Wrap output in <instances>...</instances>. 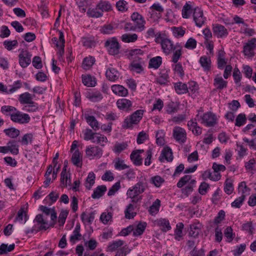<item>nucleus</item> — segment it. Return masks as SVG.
Returning <instances> with one entry per match:
<instances>
[{
  "instance_id": "nucleus-1",
  "label": "nucleus",
  "mask_w": 256,
  "mask_h": 256,
  "mask_svg": "<svg viewBox=\"0 0 256 256\" xmlns=\"http://www.w3.org/2000/svg\"><path fill=\"white\" fill-rule=\"evenodd\" d=\"M161 46L163 52L167 55L172 53V62L174 63L178 62L182 54V47L180 43L177 42L174 44L172 40L166 38L162 40Z\"/></svg>"
},
{
  "instance_id": "nucleus-2",
  "label": "nucleus",
  "mask_w": 256,
  "mask_h": 256,
  "mask_svg": "<svg viewBox=\"0 0 256 256\" xmlns=\"http://www.w3.org/2000/svg\"><path fill=\"white\" fill-rule=\"evenodd\" d=\"M145 110H138L127 116L124 119L122 128H132L134 125L138 124L142 119Z\"/></svg>"
},
{
  "instance_id": "nucleus-3",
  "label": "nucleus",
  "mask_w": 256,
  "mask_h": 256,
  "mask_svg": "<svg viewBox=\"0 0 256 256\" xmlns=\"http://www.w3.org/2000/svg\"><path fill=\"white\" fill-rule=\"evenodd\" d=\"M104 46L110 55L116 56L120 54L121 46L116 37L108 38L105 42Z\"/></svg>"
},
{
  "instance_id": "nucleus-4",
  "label": "nucleus",
  "mask_w": 256,
  "mask_h": 256,
  "mask_svg": "<svg viewBox=\"0 0 256 256\" xmlns=\"http://www.w3.org/2000/svg\"><path fill=\"white\" fill-rule=\"evenodd\" d=\"M196 118L198 121H200L202 124L208 127L213 126L217 123L216 114L210 112H206L201 116L197 114Z\"/></svg>"
},
{
  "instance_id": "nucleus-5",
  "label": "nucleus",
  "mask_w": 256,
  "mask_h": 256,
  "mask_svg": "<svg viewBox=\"0 0 256 256\" xmlns=\"http://www.w3.org/2000/svg\"><path fill=\"white\" fill-rule=\"evenodd\" d=\"M131 20L134 22V28L137 32H142L145 29L146 22L144 16L138 12H134L131 15Z\"/></svg>"
},
{
  "instance_id": "nucleus-6",
  "label": "nucleus",
  "mask_w": 256,
  "mask_h": 256,
  "mask_svg": "<svg viewBox=\"0 0 256 256\" xmlns=\"http://www.w3.org/2000/svg\"><path fill=\"white\" fill-rule=\"evenodd\" d=\"M86 154L90 159H98L103 154V150L98 146H88L86 149Z\"/></svg>"
},
{
  "instance_id": "nucleus-7",
  "label": "nucleus",
  "mask_w": 256,
  "mask_h": 256,
  "mask_svg": "<svg viewBox=\"0 0 256 256\" xmlns=\"http://www.w3.org/2000/svg\"><path fill=\"white\" fill-rule=\"evenodd\" d=\"M32 54L26 50L22 49L18 54V62L22 68H27L31 62Z\"/></svg>"
},
{
  "instance_id": "nucleus-8",
  "label": "nucleus",
  "mask_w": 256,
  "mask_h": 256,
  "mask_svg": "<svg viewBox=\"0 0 256 256\" xmlns=\"http://www.w3.org/2000/svg\"><path fill=\"white\" fill-rule=\"evenodd\" d=\"M172 136L180 144H184L186 140V130L180 126L174 127L172 130Z\"/></svg>"
},
{
  "instance_id": "nucleus-9",
  "label": "nucleus",
  "mask_w": 256,
  "mask_h": 256,
  "mask_svg": "<svg viewBox=\"0 0 256 256\" xmlns=\"http://www.w3.org/2000/svg\"><path fill=\"white\" fill-rule=\"evenodd\" d=\"M193 18L196 25L198 28L202 27L206 20V18L204 16L202 10L198 7L194 9Z\"/></svg>"
},
{
  "instance_id": "nucleus-10",
  "label": "nucleus",
  "mask_w": 256,
  "mask_h": 256,
  "mask_svg": "<svg viewBox=\"0 0 256 256\" xmlns=\"http://www.w3.org/2000/svg\"><path fill=\"white\" fill-rule=\"evenodd\" d=\"M10 120L14 122L24 124L28 123L30 120V118L28 114H23L16 110Z\"/></svg>"
},
{
  "instance_id": "nucleus-11",
  "label": "nucleus",
  "mask_w": 256,
  "mask_h": 256,
  "mask_svg": "<svg viewBox=\"0 0 256 256\" xmlns=\"http://www.w3.org/2000/svg\"><path fill=\"white\" fill-rule=\"evenodd\" d=\"M256 47V38H252L244 46L243 52L245 56L252 58L254 55V48Z\"/></svg>"
},
{
  "instance_id": "nucleus-12",
  "label": "nucleus",
  "mask_w": 256,
  "mask_h": 256,
  "mask_svg": "<svg viewBox=\"0 0 256 256\" xmlns=\"http://www.w3.org/2000/svg\"><path fill=\"white\" fill-rule=\"evenodd\" d=\"M212 30L214 35L218 38H225L228 35L227 29L224 26L218 24H213Z\"/></svg>"
},
{
  "instance_id": "nucleus-13",
  "label": "nucleus",
  "mask_w": 256,
  "mask_h": 256,
  "mask_svg": "<svg viewBox=\"0 0 256 256\" xmlns=\"http://www.w3.org/2000/svg\"><path fill=\"white\" fill-rule=\"evenodd\" d=\"M34 221L36 222L38 225L37 226V231L46 230L49 228L48 221L44 218L43 216L41 214H38Z\"/></svg>"
},
{
  "instance_id": "nucleus-14",
  "label": "nucleus",
  "mask_w": 256,
  "mask_h": 256,
  "mask_svg": "<svg viewBox=\"0 0 256 256\" xmlns=\"http://www.w3.org/2000/svg\"><path fill=\"white\" fill-rule=\"evenodd\" d=\"M116 105L120 110L126 112L132 110V102L129 100L120 99L116 102Z\"/></svg>"
},
{
  "instance_id": "nucleus-15",
  "label": "nucleus",
  "mask_w": 256,
  "mask_h": 256,
  "mask_svg": "<svg viewBox=\"0 0 256 256\" xmlns=\"http://www.w3.org/2000/svg\"><path fill=\"white\" fill-rule=\"evenodd\" d=\"M118 27V24L114 22L106 24L101 27L100 31L104 34H112Z\"/></svg>"
},
{
  "instance_id": "nucleus-16",
  "label": "nucleus",
  "mask_w": 256,
  "mask_h": 256,
  "mask_svg": "<svg viewBox=\"0 0 256 256\" xmlns=\"http://www.w3.org/2000/svg\"><path fill=\"white\" fill-rule=\"evenodd\" d=\"M96 8L102 11L104 14V12H108L112 10V6L110 2L106 0H100L97 4Z\"/></svg>"
},
{
  "instance_id": "nucleus-17",
  "label": "nucleus",
  "mask_w": 256,
  "mask_h": 256,
  "mask_svg": "<svg viewBox=\"0 0 256 256\" xmlns=\"http://www.w3.org/2000/svg\"><path fill=\"white\" fill-rule=\"evenodd\" d=\"M162 158H165L168 162H170L173 160L172 150L170 147H165L162 150L161 155L159 158V160L162 162Z\"/></svg>"
},
{
  "instance_id": "nucleus-18",
  "label": "nucleus",
  "mask_w": 256,
  "mask_h": 256,
  "mask_svg": "<svg viewBox=\"0 0 256 256\" xmlns=\"http://www.w3.org/2000/svg\"><path fill=\"white\" fill-rule=\"evenodd\" d=\"M106 78L110 81L114 82L117 80L119 76L118 72L113 68H108L106 72Z\"/></svg>"
},
{
  "instance_id": "nucleus-19",
  "label": "nucleus",
  "mask_w": 256,
  "mask_h": 256,
  "mask_svg": "<svg viewBox=\"0 0 256 256\" xmlns=\"http://www.w3.org/2000/svg\"><path fill=\"white\" fill-rule=\"evenodd\" d=\"M214 85L216 89L222 90L227 87L228 82L224 80L222 76H216L214 80Z\"/></svg>"
},
{
  "instance_id": "nucleus-20",
  "label": "nucleus",
  "mask_w": 256,
  "mask_h": 256,
  "mask_svg": "<svg viewBox=\"0 0 256 256\" xmlns=\"http://www.w3.org/2000/svg\"><path fill=\"white\" fill-rule=\"evenodd\" d=\"M112 90L114 93L119 96H125L128 94V90L119 84L113 85L112 86Z\"/></svg>"
},
{
  "instance_id": "nucleus-21",
  "label": "nucleus",
  "mask_w": 256,
  "mask_h": 256,
  "mask_svg": "<svg viewBox=\"0 0 256 256\" xmlns=\"http://www.w3.org/2000/svg\"><path fill=\"white\" fill-rule=\"evenodd\" d=\"M85 118L86 122L94 130H97L100 128L99 123L94 116L86 115Z\"/></svg>"
},
{
  "instance_id": "nucleus-22",
  "label": "nucleus",
  "mask_w": 256,
  "mask_h": 256,
  "mask_svg": "<svg viewBox=\"0 0 256 256\" xmlns=\"http://www.w3.org/2000/svg\"><path fill=\"white\" fill-rule=\"evenodd\" d=\"M18 100L22 104H34L32 95L28 92L21 94L19 96Z\"/></svg>"
},
{
  "instance_id": "nucleus-23",
  "label": "nucleus",
  "mask_w": 256,
  "mask_h": 256,
  "mask_svg": "<svg viewBox=\"0 0 256 256\" xmlns=\"http://www.w3.org/2000/svg\"><path fill=\"white\" fill-rule=\"evenodd\" d=\"M168 74L166 70H162L160 76H158L156 80V82L160 85H166L168 82Z\"/></svg>"
},
{
  "instance_id": "nucleus-24",
  "label": "nucleus",
  "mask_w": 256,
  "mask_h": 256,
  "mask_svg": "<svg viewBox=\"0 0 256 256\" xmlns=\"http://www.w3.org/2000/svg\"><path fill=\"white\" fill-rule=\"evenodd\" d=\"M106 190V187L105 185L98 186L94 191L92 197L94 199H98L104 196Z\"/></svg>"
},
{
  "instance_id": "nucleus-25",
  "label": "nucleus",
  "mask_w": 256,
  "mask_h": 256,
  "mask_svg": "<svg viewBox=\"0 0 256 256\" xmlns=\"http://www.w3.org/2000/svg\"><path fill=\"white\" fill-rule=\"evenodd\" d=\"M174 88L178 94H186L188 92V86L186 84L178 82L174 84Z\"/></svg>"
},
{
  "instance_id": "nucleus-26",
  "label": "nucleus",
  "mask_w": 256,
  "mask_h": 256,
  "mask_svg": "<svg viewBox=\"0 0 256 256\" xmlns=\"http://www.w3.org/2000/svg\"><path fill=\"white\" fill-rule=\"evenodd\" d=\"M16 108L10 106H4L1 107L0 112L6 116H10V118L13 116Z\"/></svg>"
},
{
  "instance_id": "nucleus-27",
  "label": "nucleus",
  "mask_w": 256,
  "mask_h": 256,
  "mask_svg": "<svg viewBox=\"0 0 256 256\" xmlns=\"http://www.w3.org/2000/svg\"><path fill=\"white\" fill-rule=\"evenodd\" d=\"M82 82L84 84L88 87H93L96 86V81L95 78L90 75L82 76Z\"/></svg>"
},
{
  "instance_id": "nucleus-28",
  "label": "nucleus",
  "mask_w": 256,
  "mask_h": 256,
  "mask_svg": "<svg viewBox=\"0 0 256 256\" xmlns=\"http://www.w3.org/2000/svg\"><path fill=\"white\" fill-rule=\"evenodd\" d=\"M4 132L6 134V136L12 138H16L20 134V132L18 129L13 127L4 129Z\"/></svg>"
},
{
  "instance_id": "nucleus-29",
  "label": "nucleus",
  "mask_w": 256,
  "mask_h": 256,
  "mask_svg": "<svg viewBox=\"0 0 256 256\" xmlns=\"http://www.w3.org/2000/svg\"><path fill=\"white\" fill-rule=\"evenodd\" d=\"M130 158L136 166H140L142 164L143 159L142 156L135 152L132 151L130 155Z\"/></svg>"
},
{
  "instance_id": "nucleus-30",
  "label": "nucleus",
  "mask_w": 256,
  "mask_h": 256,
  "mask_svg": "<svg viewBox=\"0 0 256 256\" xmlns=\"http://www.w3.org/2000/svg\"><path fill=\"white\" fill-rule=\"evenodd\" d=\"M92 142H96L100 144L101 146H104L105 144L108 142L107 138L104 135L101 134L99 133H96L94 136V139L93 140Z\"/></svg>"
},
{
  "instance_id": "nucleus-31",
  "label": "nucleus",
  "mask_w": 256,
  "mask_h": 256,
  "mask_svg": "<svg viewBox=\"0 0 256 256\" xmlns=\"http://www.w3.org/2000/svg\"><path fill=\"white\" fill-rule=\"evenodd\" d=\"M87 14L90 18H99L103 16V14L96 6L95 8H89L87 11Z\"/></svg>"
},
{
  "instance_id": "nucleus-32",
  "label": "nucleus",
  "mask_w": 256,
  "mask_h": 256,
  "mask_svg": "<svg viewBox=\"0 0 256 256\" xmlns=\"http://www.w3.org/2000/svg\"><path fill=\"white\" fill-rule=\"evenodd\" d=\"M95 62V58L92 56L86 57L82 62V68L86 70H90Z\"/></svg>"
},
{
  "instance_id": "nucleus-33",
  "label": "nucleus",
  "mask_w": 256,
  "mask_h": 256,
  "mask_svg": "<svg viewBox=\"0 0 256 256\" xmlns=\"http://www.w3.org/2000/svg\"><path fill=\"white\" fill-rule=\"evenodd\" d=\"M156 224L158 226L162 228L163 232H167L170 230L171 226L169 221L165 218H160L156 220Z\"/></svg>"
},
{
  "instance_id": "nucleus-34",
  "label": "nucleus",
  "mask_w": 256,
  "mask_h": 256,
  "mask_svg": "<svg viewBox=\"0 0 256 256\" xmlns=\"http://www.w3.org/2000/svg\"><path fill=\"white\" fill-rule=\"evenodd\" d=\"M146 226V222H140L136 226V228H134L133 235L134 236H138L142 235L144 231Z\"/></svg>"
},
{
  "instance_id": "nucleus-35",
  "label": "nucleus",
  "mask_w": 256,
  "mask_h": 256,
  "mask_svg": "<svg viewBox=\"0 0 256 256\" xmlns=\"http://www.w3.org/2000/svg\"><path fill=\"white\" fill-rule=\"evenodd\" d=\"M162 63V58L160 56H157L150 60L148 67L157 69L160 66Z\"/></svg>"
},
{
  "instance_id": "nucleus-36",
  "label": "nucleus",
  "mask_w": 256,
  "mask_h": 256,
  "mask_svg": "<svg viewBox=\"0 0 256 256\" xmlns=\"http://www.w3.org/2000/svg\"><path fill=\"white\" fill-rule=\"evenodd\" d=\"M8 146V151L12 154L17 155L19 153L18 145L14 140H10L7 143Z\"/></svg>"
},
{
  "instance_id": "nucleus-37",
  "label": "nucleus",
  "mask_w": 256,
  "mask_h": 256,
  "mask_svg": "<svg viewBox=\"0 0 256 256\" xmlns=\"http://www.w3.org/2000/svg\"><path fill=\"white\" fill-rule=\"evenodd\" d=\"M200 63L204 70H209L211 67L210 58L206 56H202L200 59Z\"/></svg>"
},
{
  "instance_id": "nucleus-38",
  "label": "nucleus",
  "mask_w": 256,
  "mask_h": 256,
  "mask_svg": "<svg viewBox=\"0 0 256 256\" xmlns=\"http://www.w3.org/2000/svg\"><path fill=\"white\" fill-rule=\"evenodd\" d=\"M80 224H77L72 232V234L70 236V241L75 242L76 240H81L82 235L80 234Z\"/></svg>"
},
{
  "instance_id": "nucleus-39",
  "label": "nucleus",
  "mask_w": 256,
  "mask_h": 256,
  "mask_svg": "<svg viewBox=\"0 0 256 256\" xmlns=\"http://www.w3.org/2000/svg\"><path fill=\"white\" fill-rule=\"evenodd\" d=\"M95 178V174L94 172H91L88 174L84 183V186L88 190L91 189L94 184Z\"/></svg>"
},
{
  "instance_id": "nucleus-40",
  "label": "nucleus",
  "mask_w": 256,
  "mask_h": 256,
  "mask_svg": "<svg viewBox=\"0 0 256 256\" xmlns=\"http://www.w3.org/2000/svg\"><path fill=\"white\" fill-rule=\"evenodd\" d=\"M194 12V10L190 4L188 3H186L183 6L182 10V16L184 18H188L190 17V16L192 12Z\"/></svg>"
},
{
  "instance_id": "nucleus-41",
  "label": "nucleus",
  "mask_w": 256,
  "mask_h": 256,
  "mask_svg": "<svg viewBox=\"0 0 256 256\" xmlns=\"http://www.w3.org/2000/svg\"><path fill=\"white\" fill-rule=\"evenodd\" d=\"M95 212H92L88 215H87L85 212H83L81 214V219L84 222H86L88 224H90L94 219Z\"/></svg>"
},
{
  "instance_id": "nucleus-42",
  "label": "nucleus",
  "mask_w": 256,
  "mask_h": 256,
  "mask_svg": "<svg viewBox=\"0 0 256 256\" xmlns=\"http://www.w3.org/2000/svg\"><path fill=\"white\" fill-rule=\"evenodd\" d=\"M82 160V156L78 150H76L72 157V162L73 164L76 166H80V164Z\"/></svg>"
},
{
  "instance_id": "nucleus-43",
  "label": "nucleus",
  "mask_w": 256,
  "mask_h": 256,
  "mask_svg": "<svg viewBox=\"0 0 256 256\" xmlns=\"http://www.w3.org/2000/svg\"><path fill=\"white\" fill-rule=\"evenodd\" d=\"M160 205V201L158 199H156L152 204L150 207L148 212L152 216L156 214L159 211Z\"/></svg>"
},
{
  "instance_id": "nucleus-44",
  "label": "nucleus",
  "mask_w": 256,
  "mask_h": 256,
  "mask_svg": "<svg viewBox=\"0 0 256 256\" xmlns=\"http://www.w3.org/2000/svg\"><path fill=\"white\" fill-rule=\"evenodd\" d=\"M199 224H192L190 225V230L188 235L193 238H196L200 234V230Z\"/></svg>"
},
{
  "instance_id": "nucleus-45",
  "label": "nucleus",
  "mask_w": 256,
  "mask_h": 256,
  "mask_svg": "<svg viewBox=\"0 0 256 256\" xmlns=\"http://www.w3.org/2000/svg\"><path fill=\"white\" fill-rule=\"evenodd\" d=\"M87 98L92 102H98L102 99L103 96L100 92L96 91L90 93Z\"/></svg>"
},
{
  "instance_id": "nucleus-46",
  "label": "nucleus",
  "mask_w": 256,
  "mask_h": 256,
  "mask_svg": "<svg viewBox=\"0 0 256 256\" xmlns=\"http://www.w3.org/2000/svg\"><path fill=\"white\" fill-rule=\"evenodd\" d=\"M123 244L124 242L122 240L112 241L109 243L107 249L109 252H114Z\"/></svg>"
},
{
  "instance_id": "nucleus-47",
  "label": "nucleus",
  "mask_w": 256,
  "mask_h": 256,
  "mask_svg": "<svg viewBox=\"0 0 256 256\" xmlns=\"http://www.w3.org/2000/svg\"><path fill=\"white\" fill-rule=\"evenodd\" d=\"M138 35L136 34H124L122 36L121 38L124 42H133L138 39Z\"/></svg>"
},
{
  "instance_id": "nucleus-48",
  "label": "nucleus",
  "mask_w": 256,
  "mask_h": 256,
  "mask_svg": "<svg viewBox=\"0 0 256 256\" xmlns=\"http://www.w3.org/2000/svg\"><path fill=\"white\" fill-rule=\"evenodd\" d=\"M146 186V182H144L142 181H140L132 187L133 189L135 190V191H136L139 194H140L144 192Z\"/></svg>"
},
{
  "instance_id": "nucleus-49",
  "label": "nucleus",
  "mask_w": 256,
  "mask_h": 256,
  "mask_svg": "<svg viewBox=\"0 0 256 256\" xmlns=\"http://www.w3.org/2000/svg\"><path fill=\"white\" fill-rule=\"evenodd\" d=\"M112 214L110 212H102L100 216V220L104 224H107L109 222H112Z\"/></svg>"
},
{
  "instance_id": "nucleus-50",
  "label": "nucleus",
  "mask_w": 256,
  "mask_h": 256,
  "mask_svg": "<svg viewBox=\"0 0 256 256\" xmlns=\"http://www.w3.org/2000/svg\"><path fill=\"white\" fill-rule=\"evenodd\" d=\"M130 71L133 72L140 74L144 70L142 64L139 62H132L129 66Z\"/></svg>"
},
{
  "instance_id": "nucleus-51",
  "label": "nucleus",
  "mask_w": 256,
  "mask_h": 256,
  "mask_svg": "<svg viewBox=\"0 0 256 256\" xmlns=\"http://www.w3.org/2000/svg\"><path fill=\"white\" fill-rule=\"evenodd\" d=\"M114 163V167L117 170H122L129 168V166L124 164V160L119 158H117Z\"/></svg>"
},
{
  "instance_id": "nucleus-52",
  "label": "nucleus",
  "mask_w": 256,
  "mask_h": 256,
  "mask_svg": "<svg viewBox=\"0 0 256 256\" xmlns=\"http://www.w3.org/2000/svg\"><path fill=\"white\" fill-rule=\"evenodd\" d=\"M134 206L132 204H129L125 210V217L128 219L134 218L136 216V212H133Z\"/></svg>"
},
{
  "instance_id": "nucleus-53",
  "label": "nucleus",
  "mask_w": 256,
  "mask_h": 256,
  "mask_svg": "<svg viewBox=\"0 0 256 256\" xmlns=\"http://www.w3.org/2000/svg\"><path fill=\"white\" fill-rule=\"evenodd\" d=\"M178 109V105L173 102H170L166 106V111L170 114L176 112Z\"/></svg>"
},
{
  "instance_id": "nucleus-54",
  "label": "nucleus",
  "mask_w": 256,
  "mask_h": 256,
  "mask_svg": "<svg viewBox=\"0 0 256 256\" xmlns=\"http://www.w3.org/2000/svg\"><path fill=\"white\" fill-rule=\"evenodd\" d=\"M164 182V180L159 176H156L150 178V182L157 188H159Z\"/></svg>"
},
{
  "instance_id": "nucleus-55",
  "label": "nucleus",
  "mask_w": 256,
  "mask_h": 256,
  "mask_svg": "<svg viewBox=\"0 0 256 256\" xmlns=\"http://www.w3.org/2000/svg\"><path fill=\"white\" fill-rule=\"evenodd\" d=\"M246 198V195L242 194L231 203V206L234 208H240Z\"/></svg>"
},
{
  "instance_id": "nucleus-56",
  "label": "nucleus",
  "mask_w": 256,
  "mask_h": 256,
  "mask_svg": "<svg viewBox=\"0 0 256 256\" xmlns=\"http://www.w3.org/2000/svg\"><path fill=\"white\" fill-rule=\"evenodd\" d=\"M246 118L244 114H238L236 119L235 126H240L246 123Z\"/></svg>"
},
{
  "instance_id": "nucleus-57",
  "label": "nucleus",
  "mask_w": 256,
  "mask_h": 256,
  "mask_svg": "<svg viewBox=\"0 0 256 256\" xmlns=\"http://www.w3.org/2000/svg\"><path fill=\"white\" fill-rule=\"evenodd\" d=\"M15 244H10L8 246L4 244H2L0 246V254H6L8 252H10L14 250Z\"/></svg>"
},
{
  "instance_id": "nucleus-58",
  "label": "nucleus",
  "mask_w": 256,
  "mask_h": 256,
  "mask_svg": "<svg viewBox=\"0 0 256 256\" xmlns=\"http://www.w3.org/2000/svg\"><path fill=\"white\" fill-rule=\"evenodd\" d=\"M116 8L118 11L126 12L128 9V2L124 0H120L116 2Z\"/></svg>"
},
{
  "instance_id": "nucleus-59",
  "label": "nucleus",
  "mask_w": 256,
  "mask_h": 256,
  "mask_svg": "<svg viewBox=\"0 0 256 256\" xmlns=\"http://www.w3.org/2000/svg\"><path fill=\"white\" fill-rule=\"evenodd\" d=\"M128 146L126 142H123L122 143H117L114 146V151L116 153L120 154L122 151L126 150Z\"/></svg>"
},
{
  "instance_id": "nucleus-60",
  "label": "nucleus",
  "mask_w": 256,
  "mask_h": 256,
  "mask_svg": "<svg viewBox=\"0 0 256 256\" xmlns=\"http://www.w3.org/2000/svg\"><path fill=\"white\" fill-rule=\"evenodd\" d=\"M96 132H94L91 129L87 128L84 132V138L86 140H92L94 139V136Z\"/></svg>"
},
{
  "instance_id": "nucleus-61",
  "label": "nucleus",
  "mask_w": 256,
  "mask_h": 256,
  "mask_svg": "<svg viewBox=\"0 0 256 256\" xmlns=\"http://www.w3.org/2000/svg\"><path fill=\"white\" fill-rule=\"evenodd\" d=\"M38 109V104L34 102V104H27L24 106L22 110L27 112H35Z\"/></svg>"
},
{
  "instance_id": "nucleus-62",
  "label": "nucleus",
  "mask_w": 256,
  "mask_h": 256,
  "mask_svg": "<svg viewBox=\"0 0 256 256\" xmlns=\"http://www.w3.org/2000/svg\"><path fill=\"white\" fill-rule=\"evenodd\" d=\"M234 82L238 86H240V82L242 79V75L239 69L238 68H234L232 74Z\"/></svg>"
},
{
  "instance_id": "nucleus-63",
  "label": "nucleus",
  "mask_w": 256,
  "mask_h": 256,
  "mask_svg": "<svg viewBox=\"0 0 256 256\" xmlns=\"http://www.w3.org/2000/svg\"><path fill=\"white\" fill-rule=\"evenodd\" d=\"M174 64L172 65L173 70L179 76L182 77L184 76V71L181 63L176 62L174 63Z\"/></svg>"
},
{
  "instance_id": "nucleus-64",
  "label": "nucleus",
  "mask_w": 256,
  "mask_h": 256,
  "mask_svg": "<svg viewBox=\"0 0 256 256\" xmlns=\"http://www.w3.org/2000/svg\"><path fill=\"white\" fill-rule=\"evenodd\" d=\"M130 250H131L127 246H124L118 250L114 256H126Z\"/></svg>"
}]
</instances>
